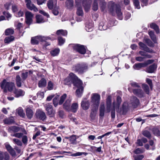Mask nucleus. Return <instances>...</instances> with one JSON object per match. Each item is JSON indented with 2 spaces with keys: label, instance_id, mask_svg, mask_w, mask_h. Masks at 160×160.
I'll use <instances>...</instances> for the list:
<instances>
[{
  "label": "nucleus",
  "instance_id": "1",
  "mask_svg": "<svg viewBox=\"0 0 160 160\" xmlns=\"http://www.w3.org/2000/svg\"><path fill=\"white\" fill-rule=\"evenodd\" d=\"M108 8L109 12L112 15L115 16L117 14L119 19H122V14L121 11L120 7L118 5L111 1L108 3Z\"/></svg>",
  "mask_w": 160,
  "mask_h": 160
},
{
  "label": "nucleus",
  "instance_id": "2",
  "mask_svg": "<svg viewBox=\"0 0 160 160\" xmlns=\"http://www.w3.org/2000/svg\"><path fill=\"white\" fill-rule=\"evenodd\" d=\"M1 87L4 93H6L8 91L11 92L15 89L14 82H8L5 79L3 80L1 82Z\"/></svg>",
  "mask_w": 160,
  "mask_h": 160
},
{
  "label": "nucleus",
  "instance_id": "3",
  "mask_svg": "<svg viewBox=\"0 0 160 160\" xmlns=\"http://www.w3.org/2000/svg\"><path fill=\"white\" fill-rule=\"evenodd\" d=\"M73 83L74 86L78 88L76 91L77 96L78 97H81L82 95L83 90V87H82V82L77 77V78L74 80Z\"/></svg>",
  "mask_w": 160,
  "mask_h": 160
},
{
  "label": "nucleus",
  "instance_id": "4",
  "mask_svg": "<svg viewBox=\"0 0 160 160\" xmlns=\"http://www.w3.org/2000/svg\"><path fill=\"white\" fill-rule=\"evenodd\" d=\"M100 100V96L97 93H93L91 94V102L92 104L94 107L98 109Z\"/></svg>",
  "mask_w": 160,
  "mask_h": 160
},
{
  "label": "nucleus",
  "instance_id": "5",
  "mask_svg": "<svg viewBox=\"0 0 160 160\" xmlns=\"http://www.w3.org/2000/svg\"><path fill=\"white\" fill-rule=\"evenodd\" d=\"M73 69L82 74L86 72L88 69V66L87 64L85 63L79 64L73 66Z\"/></svg>",
  "mask_w": 160,
  "mask_h": 160
},
{
  "label": "nucleus",
  "instance_id": "6",
  "mask_svg": "<svg viewBox=\"0 0 160 160\" xmlns=\"http://www.w3.org/2000/svg\"><path fill=\"white\" fill-rule=\"evenodd\" d=\"M51 39V38L49 36L44 37L38 36L32 38L31 39V42L32 44H38L39 41H45L47 40Z\"/></svg>",
  "mask_w": 160,
  "mask_h": 160
},
{
  "label": "nucleus",
  "instance_id": "7",
  "mask_svg": "<svg viewBox=\"0 0 160 160\" xmlns=\"http://www.w3.org/2000/svg\"><path fill=\"white\" fill-rule=\"evenodd\" d=\"M73 48L74 49L81 54H84L86 53V49L83 45L78 44H74L73 46Z\"/></svg>",
  "mask_w": 160,
  "mask_h": 160
},
{
  "label": "nucleus",
  "instance_id": "8",
  "mask_svg": "<svg viewBox=\"0 0 160 160\" xmlns=\"http://www.w3.org/2000/svg\"><path fill=\"white\" fill-rule=\"evenodd\" d=\"M77 78V77L72 73L69 74V76L66 78L64 80L65 84H69L72 82H73L74 80Z\"/></svg>",
  "mask_w": 160,
  "mask_h": 160
},
{
  "label": "nucleus",
  "instance_id": "9",
  "mask_svg": "<svg viewBox=\"0 0 160 160\" xmlns=\"http://www.w3.org/2000/svg\"><path fill=\"white\" fill-rule=\"evenodd\" d=\"M25 22L28 25L31 24L32 22V18L33 17V14L29 11H27L25 12Z\"/></svg>",
  "mask_w": 160,
  "mask_h": 160
},
{
  "label": "nucleus",
  "instance_id": "10",
  "mask_svg": "<svg viewBox=\"0 0 160 160\" xmlns=\"http://www.w3.org/2000/svg\"><path fill=\"white\" fill-rule=\"evenodd\" d=\"M44 106L45 108L47 114L51 115V117L53 116L55 114V111L52 108V106L51 104L48 103L45 104Z\"/></svg>",
  "mask_w": 160,
  "mask_h": 160
},
{
  "label": "nucleus",
  "instance_id": "11",
  "mask_svg": "<svg viewBox=\"0 0 160 160\" xmlns=\"http://www.w3.org/2000/svg\"><path fill=\"white\" fill-rule=\"evenodd\" d=\"M35 115L37 118L42 120H44L46 118L45 113L40 110H38L36 111Z\"/></svg>",
  "mask_w": 160,
  "mask_h": 160
},
{
  "label": "nucleus",
  "instance_id": "12",
  "mask_svg": "<svg viewBox=\"0 0 160 160\" xmlns=\"http://www.w3.org/2000/svg\"><path fill=\"white\" fill-rule=\"evenodd\" d=\"M4 145L6 149L10 154L13 157H15L16 153L13 148L8 142L5 143Z\"/></svg>",
  "mask_w": 160,
  "mask_h": 160
},
{
  "label": "nucleus",
  "instance_id": "13",
  "mask_svg": "<svg viewBox=\"0 0 160 160\" xmlns=\"http://www.w3.org/2000/svg\"><path fill=\"white\" fill-rule=\"evenodd\" d=\"M27 8L31 10H33L35 12L38 11L37 8L32 3L30 0H25Z\"/></svg>",
  "mask_w": 160,
  "mask_h": 160
},
{
  "label": "nucleus",
  "instance_id": "14",
  "mask_svg": "<svg viewBox=\"0 0 160 160\" xmlns=\"http://www.w3.org/2000/svg\"><path fill=\"white\" fill-rule=\"evenodd\" d=\"M10 157L6 152L0 151V160H10Z\"/></svg>",
  "mask_w": 160,
  "mask_h": 160
},
{
  "label": "nucleus",
  "instance_id": "15",
  "mask_svg": "<svg viewBox=\"0 0 160 160\" xmlns=\"http://www.w3.org/2000/svg\"><path fill=\"white\" fill-rule=\"evenodd\" d=\"M81 107L83 110H86L88 109L90 107L89 101L86 99L83 100L81 103Z\"/></svg>",
  "mask_w": 160,
  "mask_h": 160
},
{
  "label": "nucleus",
  "instance_id": "16",
  "mask_svg": "<svg viewBox=\"0 0 160 160\" xmlns=\"http://www.w3.org/2000/svg\"><path fill=\"white\" fill-rule=\"evenodd\" d=\"M13 92L15 94V96L16 98H18L23 96L25 94V92L21 89H16L13 91Z\"/></svg>",
  "mask_w": 160,
  "mask_h": 160
},
{
  "label": "nucleus",
  "instance_id": "17",
  "mask_svg": "<svg viewBox=\"0 0 160 160\" xmlns=\"http://www.w3.org/2000/svg\"><path fill=\"white\" fill-rule=\"evenodd\" d=\"M91 2V0H84L83 5L86 12H87L89 10Z\"/></svg>",
  "mask_w": 160,
  "mask_h": 160
},
{
  "label": "nucleus",
  "instance_id": "18",
  "mask_svg": "<svg viewBox=\"0 0 160 160\" xmlns=\"http://www.w3.org/2000/svg\"><path fill=\"white\" fill-rule=\"evenodd\" d=\"M111 97L109 96L107 97L106 99V112H109L110 111L111 104Z\"/></svg>",
  "mask_w": 160,
  "mask_h": 160
},
{
  "label": "nucleus",
  "instance_id": "19",
  "mask_svg": "<svg viewBox=\"0 0 160 160\" xmlns=\"http://www.w3.org/2000/svg\"><path fill=\"white\" fill-rule=\"evenodd\" d=\"M131 103L134 108H136L139 105V100L136 97H133L131 100Z\"/></svg>",
  "mask_w": 160,
  "mask_h": 160
},
{
  "label": "nucleus",
  "instance_id": "20",
  "mask_svg": "<svg viewBox=\"0 0 160 160\" xmlns=\"http://www.w3.org/2000/svg\"><path fill=\"white\" fill-rule=\"evenodd\" d=\"M25 110L26 115L27 118L29 119H31L33 116V112L31 108L29 107H27Z\"/></svg>",
  "mask_w": 160,
  "mask_h": 160
},
{
  "label": "nucleus",
  "instance_id": "21",
  "mask_svg": "<svg viewBox=\"0 0 160 160\" xmlns=\"http://www.w3.org/2000/svg\"><path fill=\"white\" fill-rule=\"evenodd\" d=\"M128 108V104L126 102H124L122 105V108L120 109V112L121 114H125Z\"/></svg>",
  "mask_w": 160,
  "mask_h": 160
},
{
  "label": "nucleus",
  "instance_id": "22",
  "mask_svg": "<svg viewBox=\"0 0 160 160\" xmlns=\"http://www.w3.org/2000/svg\"><path fill=\"white\" fill-rule=\"evenodd\" d=\"M71 101V99H67L63 105V108L68 111H69L70 109V106Z\"/></svg>",
  "mask_w": 160,
  "mask_h": 160
},
{
  "label": "nucleus",
  "instance_id": "23",
  "mask_svg": "<svg viewBox=\"0 0 160 160\" xmlns=\"http://www.w3.org/2000/svg\"><path fill=\"white\" fill-rule=\"evenodd\" d=\"M20 128L19 127L13 126L9 127L8 131L9 132H17L20 131Z\"/></svg>",
  "mask_w": 160,
  "mask_h": 160
},
{
  "label": "nucleus",
  "instance_id": "24",
  "mask_svg": "<svg viewBox=\"0 0 160 160\" xmlns=\"http://www.w3.org/2000/svg\"><path fill=\"white\" fill-rule=\"evenodd\" d=\"M157 68V65L154 64L149 66L146 69V71L150 73L154 72V71L156 70Z\"/></svg>",
  "mask_w": 160,
  "mask_h": 160
},
{
  "label": "nucleus",
  "instance_id": "25",
  "mask_svg": "<svg viewBox=\"0 0 160 160\" xmlns=\"http://www.w3.org/2000/svg\"><path fill=\"white\" fill-rule=\"evenodd\" d=\"M105 111V104L104 102H102L99 108L100 116L103 117L104 116Z\"/></svg>",
  "mask_w": 160,
  "mask_h": 160
},
{
  "label": "nucleus",
  "instance_id": "26",
  "mask_svg": "<svg viewBox=\"0 0 160 160\" xmlns=\"http://www.w3.org/2000/svg\"><path fill=\"white\" fill-rule=\"evenodd\" d=\"M133 93L139 97H142L143 96V91L140 89H135L133 90Z\"/></svg>",
  "mask_w": 160,
  "mask_h": 160
},
{
  "label": "nucleus",
  "instance_id": "27",
  "mask_svg": "<svg viewBox=\"0 0 160 160\" xmlns=\"http://www.w3.org/2000/svg\"><path fill=\"white\" fill-rule=\"evenodd\" d=\"M139 45L140 47V48L141 49L144 50L147 52H151L152 51L149 49L145 45L144 43L141 42H139Z\"/></svg>",
  "mask_w": 160,
  "mask_h": 160
},
{
  "label": "nucleus",
  "instance_id": "28",
  "mask_svg": "<svg viewBox=\"0 0 160 160\" xmlns=\"http://www.w3.org/2000/svg\"><path fill=\"white\" fill-rule=\"evenodd\" d=\"M98 110V109L96 108V107H94L92 110V111L90 114V117L92 120L95 119L96 114V111Z\"/></svg>",
  "mask_w": 160,
  "mask_h": 160
},
{
  "label": "nucleus",
  "instance_id": "29",
  "mask_svg": "<svg viewBox=\"0 0 160 160\" xmlns=\"http://www.w3.org/2000/svg\"><path fill=\"white\" fill-rule=\"evenodd\" d=\"M46 83L47 81L46 79L44 78H42L38 82V87L40 88L44 87L46 86Z\"/></svg>",
  "mask_w": 160,
  "mask_h": 160
},
{
  "label": "nucleus",
  "instance_id": "30",
  "mask_svg": "<svg viewBox=\"0 0 160 160\" xmlns=\"http://www.w3.org/2000/svg\"><path fill=\"white\" fill-rule=\"evenodd\" d=\"M16 84L17 87H20L22 86V81L20 76L17 75L16 78Z\"/></svg>",
  "mask_w": 160,
  "mask_h": 160
},
{
  "label": "nucleus",
  "instance_id": "31",
  "mask_svg": "<svg viewBox=\"0 0 160 160\" xmlns=\"http://www.w3.org/2000/svg\"><path fill=\"white\" fill-rule=\"evenodd\" d=\"M3 121L5 124H10L14 122V118L13 117H11L5 119Z\"/></svg>",
  "mask_w": 160,
  "mask_h": 160
},
{
  "label": "nucleus",
  "instance_id": "32",
  "mask_svg": "<svg viewBox=\"0 0 160 160\" xmlns=\"http://www.w3.org/2000/svg\"><path fill=\"white\" fill-rule=\"evenodd\" d=\"M145 67L143 63H140L135 64L133 66V68L137 70H139L142 68Z\"/></svg>",
  "mask_w": 160,
  "mask_h": 160
},
{
  "label": "nucleus",
  "instance_id": "33",
  "mask_svg": "<svg viewBox=\"0 0 160 160\" xmlns=\"http://www.w3.org/2000/svg\"><path fill=\"white\" fill-rule=\"evenodd\" d=\"M36 22L37 23H43L45 22L42 16L41 15H36Z\"/></svg>",
  "mask_w": 160,
  "mask_h": 160
},
{
  "label": "nucleus",
  "instance_id": "34",
  "mask_svg": "<svg viewBox=\"0 0 160 160\" xmlns=\"http://www.w3.org/2000/svg\"><path fill=\"white\" fill-rule=\"evenodd\" d=\"M150 27L154 29L157 33H159L160 32V30L158 27L154 23H152L150 25Z\"/></svg>",
  "mask_w": 160,
  "mask_h": 160
},
{
  "label": "nucleus",
  "instance_id": "35",
  "mask_svg": "<svg viewBox=\"0 0 160 160\" xmlns=\"http://www.w3.org/2000/svg\"><path fill=\"white\" fill-rule=\"evenodd\" d=\"M60 52V49L58 48H56L52 50L51 51V54L52 56H55L58 55Z\"/></svg>",
  "mask_w": 160,
  "mask_h": 160
},
{
  "label": "nucleus",
  "instance_id": "36",
  "mask_svg": "<svg viewBox=\"0 0 160 160\" xmlns=\"http://www.w3.org/2000/svg\"><path fill=\"white\" fill-rule=\"evenodd\" d=\"M17 112L18 114L21 117L23 118L25 117V114L23 112V109L22 108H18L17 110Z\"/></svg>",
  "mask_w": 160,
  "mask_h": 160
},
{
  "label": "nucleus",
  "instance_id": "37",
  "mask_svg": "<svg viewBox=\"0 0 160 160\" xmlns=\"http://www.w3.org/2000/svg\"><path fill=\"white\" fill-rule=\"evenodd\" d=\"M78 108V104L77 103H73L71 107V110L73 112H75Z\"/></svg>",
  "mask_w": 160,
  "mask_h": 160
},
{
  "label": "nucleus",
  "instance_id": "38",
  "mask_svg": "<svg viewBox=\"0 0 160 160\" xmlns=\"http://www.w3.org/2000/svg\"><path fill=\"white\" fill-rule=\"evenodd\" d=\"M14 39V37L12 36L7 37L4 39V42L5 43H8L13 41Z\"/></svg>",
  "mask_w": 160,
  "mask_h": 160
},
{
  "label": "nucleus",
  "instance_id": "39",
  "mask_svg": "<svg viewBox=\"0 0 160 160\" xmlns=\"http://www.w3.org/2000/svg\"><path fill=\"white\" fill-rule=\"evenodd\" d=\"M57 34L58 35H62L65 36L67 34V32L66 30H59L57 32Z\"/></svg>",
  "mask_w": 160,
  "mask_h": 160
},
{
  "label": "nucleus",
  "instance_id": "40",
  "mask_svg": "<svg viewBox=\"0 0 160 160\" xmlns=\"http://www.w3.org/2000/svg\"><path fill=\"white\" fill-rule=\"evenodd\" d=\"M73 0H67L66 2L67 7L68 8H71L73 6Z\"/></svg>",
  "mask_w": 160,
  "mask_h": 160
},
{
  "label": "nucleus",
  "instance_id": "41",
  "mask_svg": "<svg viewBox=\"0 0 160 160\" xmlns=\"http://www.w3.org/2000/svg\"><path fill=\"white\" fill-rule=\"evenodd\" d=\"M67 94L65 93L60 97V99L58 102V104L59 105H61L63 103L65 99L67 97Z\"/></svg>",
  "mask_w": 160,
  "mask_h": 160
},
{
  "label": "nucleus",
  "instance_id": "42",
  "mask_svg": "<svg viewBox=\"0 0 160 160\" xmlns=\"http://www.w3.org/2000/svg\"><path fill=\"white\" fill-rule=\"evenodd\" d=\"M93 24L92 23H89L86 25L85 29L88 32H91L93 30Z\"/></svg>",
  "mask_w": 160,
  "mask_h": 160
},
{
  "label": "nucleus",
  "instance_id": "43",
  "mask_svg": "<svg viewBox=\"0 0 160 160\" xmlns=\"http://www.w3.org/2000/svg\"><path fill=\"white\" fill-rule=\"evenodd\" d=\"M148 34L152 40H153L155 42H156V39L154 32L152 31H149L148 32Z\"/></svg>",
  "mask_w": 160,
  "mask_h": 160
},
{
  "label": "nucleus",
  "instance_id": "44",
  "mask_svg": "<svg viewBox=\"0 0 160 160\" xmlns=\"http://www.w3.org/2000/svg\"><path fill=\"white\" fill-rule=\"evenodd\" d=\"M145 150L143 148H138L134 151V152L136 154L142 153L144 152Z\"/></svg>",
  "mask_w": 160,
  "mask_h": 160
},
{
  "label": "nucleus",
  "instance_id": "45",
  "mask_svg": "<svg viewBox=\"0 0 160 160\" xmlns=\"http://www.w3.org/2000/svg\"><path fill=\"white\" fill-rule=\"evenodd\" d=\"M53 2L52 0H49L47 3V6L49 9H52L53 7Z\"/></svg>",
  "mask_w": 160,
  "mask_h": 160
},
{
  "label": "nucleus",
  "instance_id": "46",
  "mask_svg": "<svg viewBox=\"0 0 160 160\" xmlns=\"http://www.w3.org/2000/svg\"><path fill=\"white\" fill-rule=\"evenodd\" d=\"M76 13L78 16H83V11L81 7H78Z\"/></svg>",
  "mask_w": 160,
  "mask_h": 160
},
{
  "label": "nucleus",
  "instance_id": "47",
  "mask_svg": "<svg viewBox=\"0 0 160 160\" xmlns=\"http://www.w3.org/2000/svg\"><path fill=\"white\" fill-rule=\"evenodd\" d=\"M98 8V0H95L94 1L93 6L92 9L94 11H97Z\"/></svg>",
  "mask_w": 160,
  "mask_h": 160
},
{
  "label": "nucleus",
  "instance_id": "48",
  "mask_svg": "<svg viewBox=\"0 0 160 160\" xmlns=\"http://www.w3.org/2000/svg\"><path fill=\"white\" fill-rule=\"evenodd\" d=\"M100 5L102 10L103 11L106 5V3L105 2L104 0H101Z\"/></svg>",
  "mask_w": 160,
  "mask_h": 160
},
{
  "label": "nucleus",
  "instance_id": "49",
  "mask_svg": "<svg viewBox=\"0 0 160 160\" xmlns=\"http://www.w3.org/2000/svg\"><path fill=\"white\" fill-rule=\"evenodd\" d=\"M133 4L136 8L139 9L140 8L139 2L138 0H133Z\"/></svg>",
  "mask_w": 160,
  "mask_h": 160
},
{
  "label": "nucleus",
  "instance_id": "50",
  "mask_svg": "<svg viewBox=\"0 0 160 160\" xmlns=\"http://www.w3.org/2000/svg\"><path fill=\"white\" fill-rule=\"evenodd\" d=\"M14 32L13 29L11 28H8L6 30L5 33L6 35H8L13 34Z\"/></svg>",
  "mask_w": 160,
  "mask_h": 160
},
{
  "label": "nucleus",
  "instance_id": "51",
  "mask_svg": "<svg viewBox=\"0 0 160 160\" xmlns=\"http://www.w3.org/2000/svg\"><path fill=\"white\" fill-rule=\"evenodd\" d=\"M134 160H142L144 157V156L142 155H134L133 156Z\"/></svg>",
  "mask_w": 160,
  "mask_h": 160
},
{
  "label": "nucleus",
  "instance_id": "52",
  "mask_svg": "<svg viewBox=\"0 0 160 160\" xmlns=\"http://www.w3.org/2000/svg\"><path fill=\"white\" fill-rule=\"evenodd\" d=\"M58 96H57L55 97L53 100V102L54 106L55 107H56L58 103Z\"/></svg>",
  "mask_w": 160,
  "mask_h": 160
},
{
  "label": "nucleus",
  "instance_id": "53",
  "mask_svg": "<svg viewBox=\"0 0 160 160\" xmlns=\"http://www.w3.org/2000/svg\"><path fill=\"white\" fill-rule=\"evenodd\" d=\"M142 88L145 92L147 94H149V88L148 86L146 84H143L142 85Z\"/></svg>",
  "mask_w": 160,
  "mask_h": 160
},
{
  "label": "nucleus",
  "instance_id": "54",
  "mask_svg": "<svg viewBox=\"0 0 160 160\" xmlns=\"http://www.w3.org/2000/svg\"><path fill=\"white\" fill-rule=\"evenodd\" d=\"M13 141L14 143L17 144L18 146H21L22 145V143L21 141L18 139H13Z\"/></svg>",
  "mask_w": 160,
  "mask_h": 160
},
{
  "label": "nucleus",
  "instance_id": "55",
  "mask_svg": "<svg viewBox=\"0 0 160 160\" xmlns=\"http://www.w3.org/2000/svg\"><path fill=\"white\" fill-rule=\"evenodd\" d=\"M58 44L60 45H62L65 42V39L61 37H59L58 38Z\"/></svg>",
  "mask_w": 160,
  "mask_h": 160
},
{
  "label": "nucleus",
  "instance_id": "56",
  "mask_svg": "<svg viewBox=\"0 0 160 160\" xmlns=\"http://www.w3.org/2000/svg\"><path fill=\"white\" fill-rule=\"evenodd\" d=\"M52 12L54 15H58L59 13L58 8L55 7L52 11Z\"/></svg>",
  "mask_w": 160,
  "mask_h": 160
},
{
  "label": "nucleus",
  "instance_id": "57",
  "mask_svg": "<svg viewBox=\"0 0 160 160\" xmlns=\"http://www.w3.org/2000/svg\"><path fill=\"white\" fill-rule=\"evenodd\" d=\"M70 141L71 143L74 144L76 141V138L75 135H72L70 137Z\"/></svg>",
  "mask_w": 160,
  "mask_h": 160
},
{
  "label": "nucleus",
  "instance_id": "58",
  "mask_svg": "<svg viewBox=\"0 0 160 160\" xmlns=\"http://www.w3.org/2000/svg\"><path fill=\"white\" fill-rule=\"evenodd\" d=\"M142 134L144 136L148 138H149L151 137V134L148 131H144L143 132Z\"/></svg>",
  "mask_w": 160,
  "mask_h": 160
},
{
  "label": "nucleus",
  "instance_id": "59",
  "mask_svg": "<svg viewBox=\"0 0 160 160\" xmlns=\"http://www.w3.org/2000/svg\"><path fill=\"white\" fill-rule=\"evenodd\" d=\"M23 134L21 133H16L13 134H11V135L13 137H15L18 138H20L22 137Z\"/></svg>",
  "mask_w": 160,
  "mask_h": 160
},
{
  "label": "nucleus",
  "instance_id": "60",
  "mask_svg": "<svg viewBox=\"0 0 160 160\" xmlns=\"http://www.w3.org/2000/svg\"><path fill=\"white\" fill-rule=\"evenodd\" d=\"M3 14L6 16L8 20H9V18L12 16L8 12L4 11L3 12Z\"/></svg>",
  "mask_w": 160,
  "mask_h": 160
},
{
  "label": "nucleus",
  "instance_id": "61",
  "mask_svg": "<svg viewBox=\"0 0 160 160\" xmlns=\"http://www.w3.org/2000/svg\"><path fill=\"white\" fill-rule=\"evenodd\" d=\"M113 107L114 109V110L111 112V116L112 118H114L115 117V102H113Z\"/></svg>",
  "mask_w": 160,
  "mask_h": 160
},
{
  "label": "nucleus",
  "instance_id": "62",
  "mask_svg": "<svg viewBox=\"0 0 160 160\" xmlns=\"http://www.w3.org/2000/svg\"><path fill=\"white\" fill-rule=\"evenodd\" d=\"M48 88L49 90H52L53 88V83L50 81L48 82Z\"/></svg>",
  "mask_w": 160,
  "mask_h": 160
},
{
  "label": "nucleus",
  "instance_id": "63",
  "mask_svg": "<svg viewBox=\"0 0 160 160\" xmlns=\"http://www.w3.org/2000/svg\"><path fill=\"white\" fill-rule=\"evenodd\" d=\"M154 61V60H148L146 62L143 63L145 67H146L148 65L150 64L153 63Z\"/></svg>",
  "mask_w": 160,
  "mask_h": 160
},
{
  "label": "nucleus",
  "instance_id": "64",
  "mask_svg": "<svg viewBox=\"0 0 160 160\" xmlns=\"http://www.w3.org/2000/svg\"><path fill=\"white\" fill-rule=\"evenodd\" d=\"M37 97L40 98H42L44 96V93L43 92H39L37 93Z\"/></svg>",
  "mask_w": 160,
  "mask_h": 160
}]
</instances>
